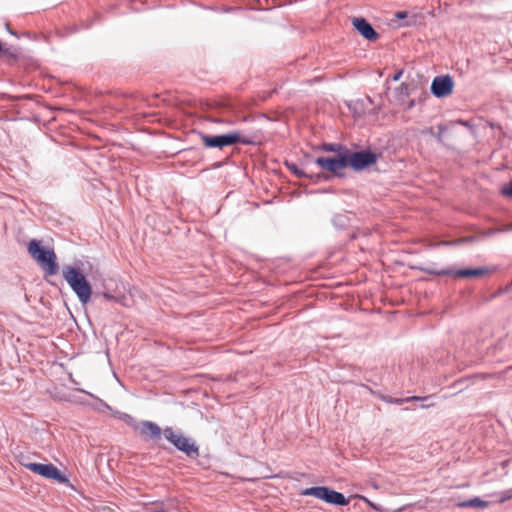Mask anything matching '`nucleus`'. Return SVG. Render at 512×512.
<instances>
[{"instance_id": "nucleus-1", "label": "nucleus", "mask_w": 512, "mask_h": 512, "mask_svg": "<svg viewBox=\"0 0 512 512\" xmlns=\"http://www.w3.org/2000/svg\"><path fill=\"white\" fill-rule=\"evenodd\" d=\"M80 266H82L80 261L74 265H65L62 269V275L78 301L86 306L91 301L94 291L92 284Z\"/></svg>"}, {"instance_id": "nucleus-2", "label": "nucleus", "mask_w": 512, "mask_h": 512, "mask_svg": "<svg viewBox=\"0 0 512 512\" xmlns=\"http://www.w3.org/2000/svg\"><path fill=\"white\" fill-rule=\"evenodd\" d=\"M27 251L44 272V276H54L59 272L57 256L52 248L43 246L42 241L31 239L27 244Z\"/></svg>"}, {"instance_id": "nucleus-3", "label": "nucleus", "mask_w": 512, "mask_h": 512, "mask_svg": "<svg viewBox=\"0 0 512 512\" xmlns=\"http://www.w3.org/2000/svg\"><path fill=\"white\" fill-rule=\"evenodd\" d=\"M198 135L205 146V148L209 149H223L228 146H233L237 144L243 145H256V141H254L250 137H245L242 135L240 131H231L223 134H206L202 131L198 132Z\"/></svg>"}, {"instance_id": "nucleus-4", "label": "nucleus", "mask_w": 512, "mask_h": 512, "mask_svg": "<svg viewBox=\"0 0 512 512\" xmlns=\"http://www.w3.org/2000/svg\"><path fill=\"white\" fill-rule=\"evenodd\" d=\"M163 436L176 450L183 453L187 458L195 460L199 457L200 450L197 442L192 437L185 435L181 429L166 426L163 429Z\"/></svg>"}, {"instance_id": "nucleus-5", "label": "nucleus", "mask_w": 512, "mask_h": 512, "mask_svg": "<svg viewBox=\"0 0 512 512\" xmlns=\"http://www.w3.org/2000/svg\"><path fill=\"white\" fill-rule=\"evenodd\" d=\"M346 167L354 172H362L375 165L379 159V155L370 148L353 151L350 148L345 153Z\"/></svg>"}, {"instance_id": "nucleus-6", "label": "nucleus", "mask_w": 512, "mask_h": 512, "mask_svg": "<svg viewBox=\"0 0 512 512\" xmlns=\"http://www.w3.org/2000/svg\"><path fill=\"white\" fill-rule=\"evenodd\" d=\"M512 499V489L503 491L496 495L493 500L485 501L475 496L466 500L452 499L449 508L451 509H489L494 503H504Z\"/></svg>"}, {"instance_id": "nucleus-7", "label": "nucleus", "mask_w": 512, "mask_h": 512, "mask_svg": "<svg viewBox=\"0 0 512 512\" xmlns=\"http://www.w3.org/2000/svg\"><path fill=\"white\" fill-rule=\"evenodd\" d=\"M412 269H416L422 272H425L430 275H436V276H457L462 278H469V277H481L486 274H489L491 272L495 271V268H488V267H466V268H459V269H451V268H445L436 270L433 268H426L422 266H412Z\"/></svg>"}, {"instance_id": "nucleus-8", "label": "nucleus", "mask_w": 512, "mask_h": 512, "mask_svg": "<svg viewBox=\"0 0 512 512\" xmlns=\"http://www.w3.org/2000/svg\"><path fill=\"white\" fill-rule=\"evenodd\" d=\"M304 496H312L327 504L334 506H345L349 503L346 496L328 486H312L302 491Z\"/></svg>"}, {"instance_id": "nucleus-9", "label": "nucleus", "mask_w": 512, "mask_h": 512, "mask_svg": "<svg viewBox=\"0 0 512 512\" xmlns=\"http://www.w3.org/2000/svg\"><path fill=\"white\" fill-rule=\"evenodd\" d=\"M21 464L29 471L59 484H68V477L52 463L24 462Z\"/></svg>"}, {"instance_id": "nucleus-10", "label": "nucleus", "mask_w": 512, "mask_h": 512, "mask_svg": "<svg viewBox=\"0 0 512 512\" xmlns=\"http://www.w3.org/2000/svg\"><path fill=\"white\" fill-rule=\"evenodd\" d=\"M314 163L322 170L329 172L332 176L344 178L346 176L344 169L346 167L345 154L333 156H319L314 160Z\"/></svg>"}, {"instance_id": "nucleus-11", "label": "nucleus", "mask_w": 512, "mask_h": 512, "mask_svg": "<svg viewBox=\"0 0 512 512\" xmlns=\"http://www.w3.org/2000/svg\"><path fill=\"white\" fill-rule=\"evenodd\" d=\"M454 85V79L451 75H439L433 78L430 91L434 97L442 99L452 94Z\"/></svg>"}, {"instance_id": "nucleus-12", "label": "nucleus", "mask_w": 512, "mask_h": 512, "mask_svg": "<svg viewBox=\"0 0 512 512\" xmlns=\"http://www.w3.org/2000/svg\"><path fill=\"white\" fill-rule=\"evenodd\" d=\"M353 28L367 41L375 42L380 38V34L375 30L372 24L364 17L352 18Z\"/></svg>"}, {"instance_id": "nucleus-13", "label": "nucleus", "mask_w": 512, "mask_h": 512, "mask_svg": "<svg viewBox=\"0 0 512 512\" xmlns=\"http://www.w3.org/2000/svg\"><path fill=\"white\" fill-rule=\"evenodd\" d=\"M134 430H138L141 436L149 440H159L163 434L161 427L156 422L149 420L137 422Z\"/></svg>"}, {"instance_id": "nucleus-14", "label": "nucleus", "mask_w": 512, "mask_h": 512, "mask_svg": "<svg viewBox=\"0 0 512 512\" xmlns=\"http://www.w3.org/2000/svg\"><path fill=\"white\" fill-rule=\"evenodd\" d=\"M286 168L293 173L297 178L300 179H309L313 183H320L322 181H327L330 179L329 175H326L325 173H316V174H310L304 171L303 169L299 168L298 165L291 161H285Z\"/></svg>"}, {"instance_id": "nucleus-15", "label": "nucleus", "mask_w": 512, "mask_h": 512, "mask_svg": "<svg viewBox=\"0 0 512 512\" xmlns=\"http://www.w3.org/2000/svg\"><path fill=\"white\" fill-rule=\"evenodd\" d=\"M430 398H431L430 396H425V397L410 396V397H403V398L392 397L389 395L381 396L382 401L389 403V404H393V405H403L405 403L420 402V405H419L420 408H429V407L433 406V403H428Z\"/></svg>"}, {"instance_id": "nucleus-16", "label": "nucleus", "mask_w": 512, "mask_h": 512, "mask_svg": "<svg viewBox=\"0 0 512 512\" xmlns=\"http://www.w3.org/2000/svg\"><path fill=\"white\" fill-rule=\"evenodd\" d=\"M480 374H472L458 378L448 388L453 390V394H458L467 389L475 379H481Z\"/></svg>"}, {"instance_id": "nucleus-17", "label": "nucleus", "mask_w": 512, "mask_h": 512, "mask_svg": "<svg viewBox=\"0 0 512 512\" xmlns=\"http://www.w3.org/2000/svg\"><path fill=\"white\" fill-rule=\"evenodd\" d=\"M346 499L349 500V503L345 505V506H348V509H357V510H360L361 512L365 511L364 505H366V503H368V499L366 497H364L362 495L355 494V495L346 497Z\"/></svg>"}, {"instance_id": "nucleus-18", "label": "nucleus", "mask_w": 512, "mask_h": 512, "mask_svg": "<svg viewBox=\"0 0 512 512\" xmlns=\"http://www.w3.org/2000/svg\"><path fill=\"white\" fill-rule=\"evenodd\" d=\"M331 221L336 229L342 230L349 225L350 217L345 213H339L334 215Z\"/></svg>"}, {"instance_id": "nucleus-19", "label": "nucleus", "mask_w": 512, "mask_h": 512, "mask_svg": "<svg viewBox=\"0 0 512 512\" xmlns=\"http://www.w3.org/2000/svg\"><path fill=\"white\" fill-rule=\"evenodd\" d=\"M322 149L325 152H332L334 155L345 154L348 147L341 143H324Z\"/></svg>"}, {"instance_id": "nucleus-20", "label": "nucleus", "mask_w": 512, "mask_h": 512, "mask_svg": "<svg viewBox=\"0 0 512 512\" xmlns=\"http://www.w3.org/2000/svg\"><path fill=\"white\" fill-rule=\"evenodd\" d=\"M112 415L115 418L125 422L128 426L132 427L133 429L136 427L137 421L130 414L113 410Z\"/></svg>"}, {"instance_id": "nucleus-21", "label": "nucleus", "mask_w": 512, "mask_h": 512, "mask_svg": "<svg viewBox=\"0 0 512 512\" xmlns=\"http://www.w3.org/2000/svg\"><path fill=\"white\" fill-rule=\"evenodd\" d=\"M20 52L16 48H4L2 46L1 56L7 60L16 61L19 58Z\"/></svg>"}, {"instance_id": "nucleus-22", "label": "nucleus", "mask_w": 512, "mask_h": 512, "mask_svg": "<svg viewBox=\"0 0 512 512\" xmlns=\"http://www.w3.org/2000/svg\"><path fill=\"white\" fill-rule=\"evenodd\" d=\"M409 95V87L405 83H402L395 89V96L399 101H404Z\"/></svg>"}, {"instance_id": "nucleus-23", "label": "nucleus", "mask_w": 512, "mask_h": 512, "mask_svg": "<svg viewBox=\"0 0 512 512\" xmlns=\"http://www.w3.org/2000/svg\"><path fill=\"white\" fill-rule=\"evenodd\" d=\"M95 296L101 295L108 302H120L122 297L116 296L109 291L95 292Z\"/></svg>"}, {"instance_id": "nucleus-24", "label": "nucleus", "mask_w": 512, "mask_h": 512, "mask_svg": "<svg viewBox=\"0 0 512 512\" xmlns=\"http://www.w3.org/2000/svg\"><path fill=\"white\" fill-rule=\"evenodd\" d=\"M501 193L509 198H512V180L502 187Z\"/></svg>"}, {"instance_id": "nucleus-25", "label": "nucleus", "mask_w": 512, "mask_h": 512, "mask_svg": "<svg viewBox=\"0 0 512 512\" xmlns=\"http://www.w3.org/2000/svg\"><path fill=\"white\" fill-rule=\"evenodd\" d=\"M82 392L86 393L87 395H89V396H90V397H92V398H95V396H94L93 394L89 393V392H86V391H84V390H82ZM96 399L98 400L99 405H100L101 407H103L104 409H106V410H108V411H110V412L112 413V411H113L114 409H113L109 404H107L105 401H103V400H101V399H99V398H97V397H96Z\"/></svg>"}, {"instance_id": "nucleus-26", "label": "nucleus", "mask_w": 512, "mask_h": 512, "mask_svg": "<svg viewBox=\"0 0 512 512\" xmlns=\"http://www.w3.org/2000/svg\"><path fill=\"white\" fill-rule=\"evenodd\" d=\"M437 128L438 133L435 135V137L439 142H442L443 134L447 131V127L444 124H439Z\"/></svg>"}, {"instance_id": "nucleus-27", "label": "nucleus", "mask_w": 512, "mask_h": 512, "mask_svg": "<svg viewBox=\"0 0 512 512\" xmlns=\"http://www.w3.org/2000/svg\"><path fill=\"white\" fill-rule=\"evenodd\" d=\"M364 388H366L367 390H369V392L378 397L379 399H381V396H386L385 394L381 393L380 391L378 390H373L372 388H369L367 385H362Z\"/></svg>"}, {"instance_id": "nucleus-28", "label": "nucleus", "mask_w": 512, "mask_h": 512, "mask_svg": "<svg viewBox=\"0 0 512 512\" xmlns=\"http://www.w3.org/2000/svg\"><path fill=\"white\" fill-rule=\"evenodd\" d=\"M395 17L398 19V20H404V19H407L408 18V12L407 11H397L395 13Z\"/></svg>"}, {"instance_id": "nucleus-29", "label": "nucleus", "mask_w": 512, "mask_h": 512, "mask_svg": "<svg viewBox=\"0 0 512 512\" xmlns=\"http://www.w3.org/2000/svg\"><path fill=\"white\" fill-rule=\"evenodd\" d=\"M364 507H365V510L367 508H372L376 512H383L382 510H380V507L378 505H376L375 503H373V502H371L369 500H368V503H366V505H364Z\"/></svg>"}, {"instance_id": "nucleus-30", "label": "nucleus", "mask_w": 512, "mask_h": 512, "mask_svg": "<svg viewBox=\"0 0 512 512\" xmlns=\"http://www.w3.org/2000/svg\"><path fill=\"white\" fill-rule=\"evenodd\" d=\"M501 231H502L501 229H488L485 232H483V236L490 237V236H493Z\"/></svg>"}, {"instance_id": "nucleus-31", "label": "nucleus", "mask_w": 512, "mask_h": 512, "mask_svg": "<svg viewBox=\"0 0 512 512\" xmlns=\"http://www.w3.org/2000/svg\"><path fill=\"white\" fill-rule=\"evenodd\" d=\"M475 240H476L475 236H466V237L459 238V242H462L463 244L471 243V242H474Z\"/></svg>"}, {"instance_id": "nucleus-32", "label": "nucleus", "mask_w": 512, "mask_h": 512, "mask_svg": "<svg viewBox=\"0 0 512 512\" xmlns=\"http://www.w3.org/2000/svg\"><path fill=\"white\" fill-rule=\"evenodd\" d=\"M403 72H404V71H403V69H399L398 71H396V72L392 75V77H391L392 81H398V80H400V78H401V77H402V75H403Z\"/></svg>"}, {"instance_id": "nucleus-33", "label": "nucleus", "mask_w": 512, "mask_h": 512, "mask_svg": "<svg viewBox=\"0 0 512 512\" xmlns=\"http://www.w3.org/2000/svg\"><path fill=\"white\" fill-rule=\"evenodd\" d=\"M215 123H226V124H229V125H232L234 124V120L232 119H223V118H219V119H214L213 120Z\"/></svg>"}, {"instance_id": "nucleus-34", "label": "nucleus", "mask_w": 512, "mask_h": 512, "mask_svg": "<svg viewBox=\"0 0 512 512\" xmlns=\"http://www.w3.org/2000/svg\"><path fill=\"white\" fill-rule=\"evenodd\" d=\"M436 246H453L452 240H443L436 244Z\"/></svg>"}, {"instance_id": "nucleus-35", "label": "nucleus", "mask_w": 512, "mask_h": 512, "mask_svg": "<svg viewBox=\"0 0 512 512\" xmlns=\"http://www.w3.org/2000/svg\"><path fill=\"white\" fill-rule=\"evenodd\" d=\"M456 123L460 124L462 126H465V127H469L470 126L469 123L467 121H465V120H458Z\"/></svg>"}, {"instance_id": "nucleus-36", "label": "nucleus", "mask_w": 512, "mask_h": 512, "mask_svg": "<svg viewBox=\"0 0 512 512\" xmlns=\"http://www.w3.org/2000/svg\"><path fill=\"white\" fill-rule=\"evenodd\" d=\"M414 23V19H411L405 23L400 24V26H411Z\"/></svg>"}, {"instance_id": "nucleus-37", "label": "nucleus", "mask_w": 512, "mask_h": 512, "mask_svg": "<svg viewBox=\"0 0 512 512\" xmlns=\"http://www.w3.org/2000/svg\"><path fill=\"white\" fill-rule=\"evenodd\" d=\"M6 30L8 31V33H10L12 35H16V33L10 28V26L8 24H6Z\"/></svg>"}, {"instance_id": "nucleus-38", "label": "nucleus", "mask_w": 512, "mask_h": 512, "mask_svg": "<svg viewBox=\"0 0 512 512\" xmlns=\"http://www.w3.org/2000/svg\"><path fill=\"white\" fill-rule=\"evenodd\" d=\"M452 242H453V246H457V245H461V244H463L462 242H459V239H457V240H452Z\"/></svg>"}, {"instance_id": "nucleus-39", "label": "nucleus", "mask_w": 512, "mask_h": 512, "mask_svg": "<svg viewBox=\"0 0 512 512\" xmlns=\"http://www.w3.org/2000/svg\"><path fill=\"white\" fill-rule=\"evenodd\" d=\"M414 106H415V100L413 99V100H411V101L409 102L408 108H412V107H414Z\"/></svg>"}, {"instance_id": "nucleus-40", "label": "nucleus", "mask_w": 512, "mask_h": 512, "mask_svg": "<svg viewBox=\"0 0 512 512\" xmlns=\"http://www.w3.org/2000/svg\"><path fill=\"white\" fill-rule=\"evenodd\" d=\"M414 409H416V407H415V406H407V407L405 408V410H414Z\"/></svg>"}, {"instance_id": "nucleus-41", "label": "nucleus", "mask_w": 512, "mask_h": 512, "mask_svg": "<svg viewBox=\"0 0 512 512\" xmlns=\"http://www.w3.org/2000/svg\"><path fill=\"white\" fill-rule=\"evenodd\" d=\"M392 512H403V508L394 509Z\"/></svg>"}, {"instance_id": "nucleus-42", "label": "nucleus", "mask_w": 512, "mask_h": 512, "mask_svg": "<svg viewBox=\"0 0 512 512\" xmlns=\"http://www.w3.org/2000/svg\"><path fill=\"white\" fill-rule=\"evenodd\" d=\"M152 512H165V511H164L163 509H157V508H156V509H155V510H153Z\"/></svg>"}]
</instances>
